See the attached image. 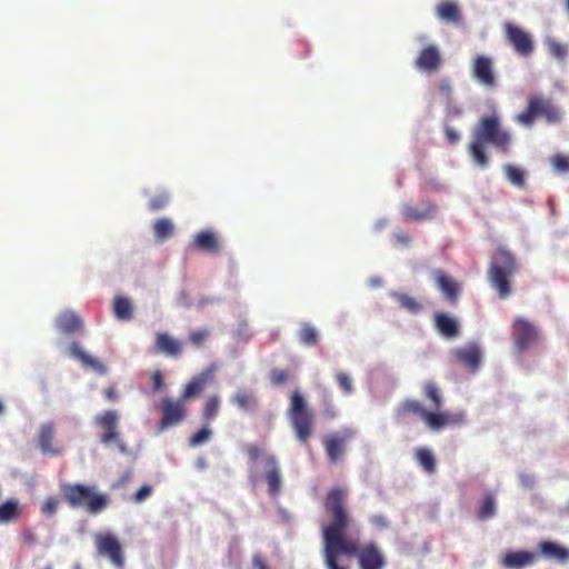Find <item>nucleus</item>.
<instances>
[{"label":"nucleus","instance_id":"obj_1","mask_svg":"<svg viewBox=\"0 0 569 569\" xmlns=\"http://www.w3.org/2000/svg\"><path fill=\"white\" fill-rule=\"evenodd\" d=\"M348 490L341 487L331 488L325 499V510L329 517L322 526V556L327 569L340 565L339 557H355L359 569H386L387 556L381 546L369 540L360 543L349 537L347 531L355 526V519L347 508Z\"/></svg>","mask_w":569,"mask_h":569},{"label":"nucleus","instance_id":"obj_2","mask_svg":"<svg viewBox=\"0 0 569 569\" xmlns=\"http://www.w3.org/2000/svg\"><path fill=\"white\" fill-rule=\"evenodd\" d=\"M486 143H491L503 153L509 151L511 136L501 128L499 117L496 114L479 119L472 131V140L468 146L470 157L481 168H486L489 164Z\"/></svg>","mask_w":569,"mask_h":569},{"label":"nucleus","instance_id":"obj_3","mask_svg":"<svg viewBox=\"0 0 569 569\" xmlns=\"http://www.w3.org/2000/svg\"><path fill=\"white\" fill-rule=\"evenodd\" d=\"M518 270L516 257L505 248H498L491 258L487 277L500 299L512 292L511 279Z\"/></svg>","mask_w":569,"mask_h":569},{"label":"nucleus","instance_id":"obj_4","mask_svg":"<svg viewBox=\"0 0 569 569\" xmlns=\"http://www.w3.org/2000/svg\"><path fill=\"white\" fill-rule=\"evenodd\" d=\"M60 489L70 507L83 508L90 515H98L109 506V497L99 492L96 487L64 483Z\"/></svg>","mask_w":569,"mask_h":569},{"label":"nucleus","instance_id":"obj_5","mask_svg":"<svg viewBox=\"0 0 569 569\" xmlns=\"http://www.w3.org/2000/svg\"><path fill=\"white\" fill-rule=\"evenodd\" d=\"M408 415H416L421 418L431 430L439 431L447 426L462 425L466 420L463 411L458 412H430L420 401L407 399L397 408V416L405 418Z\"/></svg>","mask_w":569,"mask_h":569},{"label":"nucleus","instance_id":"obj_6","mask_svg":"<svg viewBox=\"0 0 569 569\" xmlns=\"http://www.w3.org/2000/svg\"><path fill=\"white\" fill-rule=\"evenodd\" d=\"M537 117H542L548 123H558L562 114L560 109L550 99L539 96L531 97L526 109L517 116V121L526 127H531Z\"/></svg>","mask_w":569,"mask_h":569},{"label":"nucleus","instance_id":"obj_7","mask_svg":"<svg viewBox=\"0 0 569 569\" xmlns=\"http://www.w3.org/2000/svg\"><path fill=\"white\" fill-rule=\"evenodd\" d=\"M289 416L297 439L300 442H307L312 435V412L298 391L292 392L290 397Z\"/></svg>","mask_w":569,"mask_h":569},{"label":"nucleus","instance_id":"obj_8","mask_svg":"<svg viewBox=\"0 0 569 569\" xmlns=\"http://www.w3.org/2000/svg\"><path fill=\"white\" fill-rule=\"evenodd\" d=\"M120 415L117 410H104L94 416L93 422L101 430L99 440L104 446L114 445L121 453L128 448L119 430Z\"/></svg>","mask_w":569,"mask_h":569},{"label":"nucleus","instance_id":"obj_9","mask_svg":"<svg viewBox=\"0 0 569 569\" xmlns=\"http://www.w3.org/2000/svg\"><path fill=\"white\" fill-rule=\"evenodd\" d=\"M93 541L98 556L107 558L116 568H123L126 557L116 535L110 531L98 532Z\"/></svg>","mask_w":569,"mask_h":569},{"label":"nucleus","instance_id":"obj_10","mask_svg":"<svg viewBox=\"0 0 569 569\" xmlns=\"http://www.w3.org/2000/svg\"><path fill=\"white\" fill-rule=\"evenodd\" d=\"M471 74L473 79L486 89H495L498 84L495 61L489 56L477 54L472 58Z\"/></svg>","mask_w":569,"mask_h":569},{"label":"nucleus","instance_id":"obj_11","mask_svg":"<svg viewBox=\"0 0 569 569\" xmlns=\"http://www.w3.org/2000/svg\"><path fill=\"white\" fill-rule=\"evenodd\" d=\"M512 338L519 351H525L540 341L538 328L523 318H517L513 322Z\"/></svg>","mask_w":569,"mask_h":569},{"label":"nucleus","instance_id":"obj_12","mask_svg":"<svg viewBox=\"0 0 569 569\" xmlns=\"http://www.w3.org/2000/svg\"><path fill=\"white\" fill-rule=\"evenodd\" d=\"M162 417L159 422V429L164 430L169 427L181 423L187 417L186 402L178 398L176 400L171 398H164L161 401Z\"/></svg>","mask_w":569,"mask_h":569},{"label":"nucleus","instance_id":"obj_13","mask_svg":"<svg viewBox=\"0 0 569 569\" xmlns=\"http://www.w3.org/2000/svg\"><path fill=\"white\" fill-rule=\"evenodd\" d=\"M506 37L518 54L529 57L533 52L531 36L520 27L507 23Z\"/></svg>","mask_w":569,"mask_h":569},{"label":"nucleus","instance_id":"obj_14","mask_svg":"<svg viewBox=\"0 0 569 569\" xmlns=\"http://www.w3.org/2000/svg\"><path fill=\"white\" fill-rule=\"evenodd\" d=\"M432 276L437 288L442 292L449 305L456 306L461 292L460 283L442 269L433 270Z\"/></svg>","mask_w":569,"mask_h":569},{"label":"nucleus","instance_id":"obj_15","mask_svg":"<svg viewBox=\"0 0 569 569\" xmlns=\"http://www.w3.org/2000/svg\"><path fill=\"white\" fill-rule=\"evenodd\" d=\"M351 436L350 431H346L345 435L333 433L325 437L323 446L330 463H337L342 459L346 451V442Z\"/></svg>","mask_w":569,"mask_h":569},{"label":"nucleus","instance_id":"obj_16","mask_svg":"<svg viewBox=\"0 0 569 569\" xmlns=\"http://www.w3.org/2000/svg\"><path fill=\"white\" fill-rule=\"evenodd\" d=\"M441 64L442 58L435 44L422 48L415 61L416 68L425 72H435L440 69Z\"/></svg>","mask_w":569,"mask_h":569},{"label":"nucleus","instance_id":"obj_17","mask_svg":"<svg viewBox=\"0 0 569 569\" xmlns=\"http://www.w3.org/2000/svg\"><path fill=\"white\" fill-rule=\"evenodd\" d=\"M437 212V206L431 202H423V206L421 209H418L413 207L410 203H405L401 207V214L405 220L407 221H425L430 220L436 216Z\"/></svg>","mask_w":569,"mask_h":569},{"label":"nucleus","instance_id":"obj_18","mask_svg":"<svg viewBox=\"0 0 569 569\" xmlns=\"http://www.w3.org/2000/svg\"><path fill=\"white\" fill-rule=\"evenodd\" d=\"M266 482L268 485V492L270 496L276 497L281 490V475L278 461L274 456H269L266 459Z\"/></svg>","mask_w":569,"mask_h":569},{"label":"nucleus","instance_id":"obj_19","mask_svg":"<svg viewBox=\"0 0 569 569\" xmlns=\"http://www.w3.org/2000/svg\"><path fill=\"white\" fill-rule=\"evenodd\" d=\"M538 550L545 558L556 560L559 563L569 561V549L557 542L543 540L539 542Z\"/></svg>","mask_w":569,"mask_h":569},{"label":"nucleus","instance_id":"obj_20","mask_svg":"<svg viewBox=\"0 0 569 569\" xmlns=\"http://www.w3.org/2000/svg\"><path fill=\"white\" fill-rule=\"evenodd\" d=\"M537 560V555L535 552L520 550V551H509L505 555L501 560L502 566L506 568H522L526 566H531Z\"/></svg>","mask_w":569,"mask_h":569},{"label":"nucleus","instance_id":"obj_21","mask_svg":"<svg viewBox=\"0 0 569 569\" xmlns=\"http://www.w3.org/2000/svg\"><path fill=\"white\" fill-rule=\"evenodd\" d=\"M193 246L209 253H217L221 248L218 234L212 230H202L197 233L193 238Z\"/></svg>","mask_w":569,"mask_h":569},{"label":"nucleus","instance_id":"obj_22","mask_svg":"<svg viewBox=\"0 0 569 569\" xmlns=\"http://www.w3.org/2000/svg\"><path fill=\"white\" fill-rule=\"evenodd\" d=\"M54 426L52 422L43 423L39 430V447L43 453L58 456L61 453V449L53 446Z\"/></svg>","mask_w":569,"mask_h":569},{"label":"nucleus","instance_id":"obj_23","mask_svg":"<svg viewBox=\"0 0 569 569\" xmlns=\"http://www.w3.org/2000/svg\"><path fill=\"white\" fill-rule=\"evenodd\" d=\"M56 327L62 333H74L81 329L82 321L78 315L67 310L56 318Z\"/></svg>","mask_w":569,"mask_h":569},{"label":"nucleus","instance_id":"obj_24","mask_svg":"<svg viewBox=\"0 0 569 569\" xmlns=\"http://www.w3.org/2000/svg\"><path fill=\"white\" fill-rule=\"evenodd\" d=\"M390 297L397 302L400 309L411 315H418L423 309L422 302L409 293L392 291Z\"/></svg>","mask_w":569,"mask_h":569},{"label":"nucleus","instance_id":"obj_25","mask_svg":"<svg viewBox=\"0 0 569 569\" xmlns=\"http://www.w3.org/2000/svg\"><path fill=\"white\" fill-rule=\"evenodd\" d=\"M435 325L438 331L447 338L456 337L459 332L458 321L445 312L435 315Z\"/></svg>","mask_w":569,"mask_h":569},{"label":"nucleus","instance_id":"obj_26","mask_svg":"<svg viewBox=\"0 0 569 569\" xmlns=\"http://www.w3.org/2000/svg\"><path fill=\"white\" fill-rule=\"evenodd\" d=\"M422 393L426 399H428L430 403V408L432 409L430 412H442L440 409L443 405V398L438 386L428 381L423 385Z\"/></svg>","mask_w":569,"mask_h":569},{"label":"nucleus","instance_id":"obj_27","mask_svg":"<svg viewBox=\"0 0 569 569\" xmlns=\"http://www.w3.org/2000/svg\"><path fill=\"white\" fill-rule=\"evenodd\" d=\"M437 17L447 22H459L461 19L458 6L452 1H442L437 6Z\"/></svg>","mask_w":569,"mask_h":569},{"label":"nucleus","instance_id":"obj_28","mask_svg":"<svg viewBox=\"0 0 569 569\" xmlns=\"http://www.w3.org/2000/svg\"><path fill=\"white\" fill-rule=\"evenodd\" d=\"M156 349L159 352L177 356L181 352L180 343L168 333H158L156 337Z\"/></svg>","mask_w":569,"mask_h":569},{"label":"nucleus","instance_id":"obj_29","mask_svg":"<svg viewBox=\"0 0 569 569\" xmlns=\"http://www.w3.org/2000/svg\"><path fill=\"white\" fill-rule=\"evenodd\" d=\"M113 313L117 319L122 321L131 320L133 317V307L129 298L116 296L113 299Z\"/></svg>","mask_w":569,"mask_h":569},{"label":"nucleus","instance_id":"obj_30","mask_svg":"<svg viewBox=\"0 0 569 569\" xmlns=\"http://www.w3.org/2000/svg\"><path fill=\"white\" fill-rule=\"evenodd\" d=\"M21 507L16 499H9L0 505V523L16 521L21 515Z\"/></svg>","mask_w":569,"mask_h":569},{"label":"nucleus","instance_id":"obj_31","mask_svg":"<svg viewBox=\"0 0 569 569\" xmlns=\"http://www.w3.org/2000/svg\"><path fill=\"white\" fill-rule=\"evenodd\" d=\"M231 402L240 410L249 411L257 407V399L254 395L247 389H239L231 398Z\"/></svg>","mask_w":569,"mask_h":569},{"label":"nucleus","instance_id":"obj_32","mask_svg":"<svg viewBox=\"0 0 569 569\" xmlns=\"http://www.w3.org/2000/svg\"><path fill=\"white\" fill-rule=\"evenodd\" d=\"M298 338L302 345L313 347L319 342V332L311 323L303 322L300 326Z\"/></svg>","mask_w":569,"mask_h":569},{"label":"nucleus","instance_id":"obj_33","mask_svg":"<svg viewBox=\"0 0 569 569\" xmlns=\"http://www.w3.org/2000/svg\"><path fill=\"white\" fill-rule=\"evenodd\" d=\"M206 382H207L206 377L194 378L186 386L183 392L180 395L179 398H181L187 403V401L190 398L198 396L203 391Z\"/></svg>","mask_w":569,"mask_h":569},{"label":"nucleus","instance_id":"obj_34","mask_svg":"<svg viewBox=\"0 0 569 569\" xmlns=\"http://www.w3.org/2000/svg\"><path fill=\"white\" fill-rule=\"evenodd\" d=\"M174 226L169 218H161L153 223V233L160 241L172 236Z\"/></svg>","mask_w":569,"mask_h":569},{"label":"nucleus","instance_id":"obj_35","mask_svg":"<svg viewBox=\"0 0 569 569\" xmlns=\"http://www.w3.org/2000/svg\"><path fill=\"white\" fill-rule=\"evenodd\" d=\"M496 500L492 495H487L478 508V518L480 520L491 519L496 515Z\"/></svg>","mask_w":569,"mask_h":569},{"label":"nucleus","instance_id":"obj_36","mask_svg":"<svg viewBox=\"0 0 569 569\" xmlns=\"http://www.w3.org/2000/svg\"><path fill=\"white\" fill-rule=\"evenodd\" d=\"M416 459L418 463L428 472L433 473L436 471V460L433 455L426 448H419L416 451Z\"/></svg>","mask_w":569,"mask_h":569},{"label":"nucleus","instance_id":"obj_37","mask_svg":"<svg viewBox=\"0 0 569 569\" xmlns=\"http://www.w3.org/2000/svg\"><path fill=\"white\" fill-rule=\"evenodd\" d=\"M502 169L510 183L519 188L525 186V171L521 168L512 164H505Z\"/></svg>","mask_w":569,"mask_h":569},{"label":"nucleus","instance_id":"obj_38","mask_svg":"<svg viewBox=\"0 0 569 569\" xmlns=\"http://www.w3.org/2000/svg\"><path fill=\"white\" fill-rule=\"evenodd\" d=\"M220 398L218 396H211L204 403L202 418L204 421L210 422L214 420L219 413Z\"/></svg>","mask_w":569,"mask_h":569},{"label":"nucleus","instance_id":"obj_39","mask_svg":"<svg viewBox=\"0 0 569 569\" xmlns=\"http://www.w3.org/2000/svg\"><path fill=\"white\" fill-rule=\"evenodd\" d=\"M546 44H547L549 53L552 57H555L559 60H563L566 58V56L568 53V48L566 44L557 41L553 38L547 39Z\"/></svg>","mask_w":569,"mask_h":569},{"label":"nucleus","instance_id":"obj_40","mask_svg":"<svg viewBox=\"0 0 569 569\" xmlns=\"http://www.w3.org/2000/svg\"><path fill=\"white\" fill-rule=\"evenodd\" d=\"M212 431L208 427H202L200 430H198L196 433H193L189 438V446L190 447H199L206 442H208L211 439Z\"/></svg>","mask_w":569,"mask_h":569},{"label":"nucleus","instance_id":"obj_41","mask_svg":"<svg viewBox=\"0 0 569 569\" xmlns=\"http://www.w3.org/2000/svg\"><path fill=\"white\" fill-rule=\"evenodd\" d=\"M59 500L56 497H48L41 505V512L47 517H53L59 508Z\"/></svg>","mask_w":569,"mask_h":569},{"label":"nucleus","instance_id":"obj_42","mask_svg":"<svg viewBox=\"0 0 569 569\" xmlns=\"http://www.w3.org/2000/svg\"><path fill=\"white\" fill-rule=\"evenodd\" d=\"M438 91L446 103L452 101L453 89L448 79H442L439 82Z\"/></svg>","mask_w":569,"mask_h":569},{"label":"nucleus","instance_id":"obj_43","mask_svg":"<svg viewBox=\"0 0 569 569\" xmlns=\"http://www.w3.org/2000/svg\"><path fill=\"white\" fill-rule=\"evenodd\" d=\"M169 202V196L167 193H160L154 196L149 201V209L151 211H159L163 209Z\"/></svg>","mask_w":569,"mask_h":569},{"label":"nucleus","instance_id":"obj_44","mask_svg":"<svg viewBox=\"0 0 569 569\" xmlns=\"http://www.w3.org/2000/svg\"><path fill=\"white\" fill-rule=\"evenodd\" d=\"M210 332L208 329H199L190 332L189 335V341L194 346H201L207 338L209 337Z\"/></svg>","mask_w":569,"mask_h":569},{"label":"nucleus","instance_id":"obj_45","mask_svg":"<svg viewBox=\"0 0 569 569\" xmlns=\"http://www.w3.org/2000/svg\"><path fill=\"white\" fill-rule=\"evenodd\" d=\"M337 381L340 386V388L346 392V393H351L352 392V381L350 379V377L348 375H346L345 372H339L337 375Z\"/></svg>","mask_w":569,"mask_h":569},{"label":"nucleus","instance_id":"obj_46","mask_svg":"<svg viewBox=\"0 0 569 569\" xmlns=\"http://www.w3.org/2000/svg\"><path fill=\"white\" fill-rule=\"evenodd\" d=\"M270 380L274 386H281L288 380V375L282 369H274L270 373Z\"/></svg>","mask_w":569,"mask_h":569},{"label":"nucleus","instance_id":"obj_47","mask_svg":"<svg viewBox=\"0 0 569 569\" xmlns=\"http://www.w3.org/2000/svg\"><path fill=\"white\" fill-rule=\"evenodd\" d=\"M552 163L555 168L559 171H568L569 170V157L557 154L552 159Z\"/></svg>","mask_w":569,"mask_h":569},{"label":"nucleus","instance_id":"obj_48","mask_svg":"<svg viewBox=\"0 0 569 569\" xmlns=\"http://www.w3.org/2000/svg\"><path fill=\"white\" fill-rule=\"evenodd\" d=\"M463 367H466L471 372L478 370L480 366L481 358H458Z\"/></svg>","mask_w":569,"mask_h":569},{"label":"nucleus","instance_id":"obj_49","mask_svg":"<svg viewBox=\"0 0 569 569\" xmlns=\"http://www.w3.org/2000/svg\"><path fill=\"white\" fill-rule=\"evenodd\" d=\"M152 492V488L148 485H144L142 487H140L136 493L133 495V500L136 502H141L143 501L147 497H149Z\"/></svg>","mask_w":569,"mask_h":569},{"label":"nucleus","instance_id":"obj_50","mask_svg":"<svg viewBox=\"0 0 569 569\" xmlns=\"http://www.w3.org/2000/svg\"><path fill=\"white\" fill-rule=\"evenodd\" d=\"M445 136L450 144H455L460 140V134L458 133V131L449 126L445 127Z\"/></svg>","mask_w":569,"mask_h":569},{"label":"nucleus","instance_id":"obj_51","mask_svg":"<svg viewBox=\"0 0 569 569\" xmlns=\"http://www.w3.org/2000/svg\"><path fill=\"white\" fill-rule=\"evenodd\" d=\"M446 110L448 117H459L462 114L463 110L461 107L457 106L453 100L446 103Z\"/></svg>","mask_w":569,"mask_h":569},{"label":"nucleus","instance_id":"obj_52","mask_svg":"<svg viewBox=\"0 0 569 569\" xmlns=\"http://www.w3.org/2000/svg\"><path fill=\"white\" fill-rule=\"evenodd\" d=\"M481 353H482L481 349L478 346L472 345V346H469V347L458 351L457 356L472 357V356H481Z\"/></svg>","mask_w":569,"mask_h":569},{"label":"nucleus","instance_id":"obj_53","mask_svg":"<svg viewBox=\"0 0 569 569\" xmlns=\"http://www.w3.org/2000/svg\"><path fill=\"white\" fill-rule=\"evenodd\" d=\"M244 450L251 461H256L261 455V449L256 445H248Z\"/></svg>","mask_w":569,"mask_h":569},{"label":"nucleus","instance_id":"obj_54","mask_svg":"<svg viewBox=\"0 0 569 569\" xmlns=\"http://www.w3.org/2000/svg\"><path fill=\"white\" fill-rule=\"evenodd\" d=\"M21 539H22L23 543H26L28 546H33L38 541L37 536L34 535V532L29 530V529L22 531Z\"/></svg>","mask_w":569,"mask_h":569},{"label":"nucleus","instance_id":"obj_55","mask_svg":"<svg viewBox=\"0 0 569 569\" xmlns=\"http://www.w3.org/2000/svg\"><path fill=\"white\" fill-rule=\"evenodd\" d=\"M69 353L70 356H77V357H80V356H88L86 353V351L83 350V348L80 346V343L78 342H72L69 347Z\"/></svg>","mask_w":569,"mask_h":569},{"label":"nucleus","instance_id":"obj_56","mask_svg":"<svg viewBox=\"0 0 569 569\" xmlns=\"http://www.w3.org/2000/svg\"><path fill=\"white\" fill-rule=\"evenodd\" d=\"M103 395H104L106 399H107L108 401H111V402L117 401V400H118V398H119V396H118V391H117V389H116L113 386H111V387L107 388V389L103 391Z\"/></svg>","mask_w":569,"mask_h":569},{"label":"nucleus","instance_id":"obj_57","mask_svg":"<svg viewBox=\"0 0 569 569\" xmlns=\"http://www.w3.org/2000/svg\"><path fill=\"white\" fill-rule=\"evenodd\" d=\"M153 388L156 390L160 389L163 386V378L160 371H154L152 375Z\"/></svg>","mask_w":569,"mask_h":569},{"label":"nucleus","instance_id":"obj_58","mask_svg":"<svg viewBox=\"0 0 569 569\" xmlns=\"http://www.w3.org/2000/svg\"><path fill=\"white\" fill-rule=\"evenodd\" d=\"M252 563L256 569H268L264 559L260 555H254Z\"/></svg>","mask_w":569,"mask_h":569},{"label":"nucleus","instance_id":"obj_59","mask_svg":"<svg viewBox=\"0 0 569 569\" xmlns=\"http://www.w3.org/2000/svg\"><path fill=\"white\" fill-rule=\"evenodd\" d=\"M397 239H398L399 242H401V243H403L406 246L409 244V242H410V237L408 234H406V233L398 234Z\"/></svg>","mask_w":569,"mask_h":569},{"label":"nucleus","instance_id":"obj_60","mask_svg":"<svg viewBox=\"0 0 569 569\" xmlns=\"http://www.w3.org/2000/svg\"><path fill=\"white\" fill-rule=\"evenodd\" d=\"M84 365H94V361H96V358H88V357H84V358H80Z\"/></svg>","mask_w":569,"mask_h":569},{"label":"nucleus","instance_id":"obj_61","mask_svg":"<svg viewBox=\"0 0 569 569\" xmlns=\"http://www.w3.org/2000/svg\"><path fill=\"white\" fill-rule=\"evenodd\" d=\"M3 410H4V407H3L2 402L0 401V415L3 412Z\"/></svg>","mask_w":569,"mask_h":569},{"label":"nucleus","instance_id":"obj_62","mask_svg":"<svg viewBox=\"0 0 569 569\" xmlns=\"http://www.w3.org/2000/svg\"><path fill=\"white\" fill-rule=\"evenodd\" d=\"M566 7H567V10L569 12V0H566Z\"/></svg>","mask_w":569,"mask_h":569},{"label":"nucleus","instance_id":"obj_63","mask_svg":"<svg viewBox=\"0 0 569 569\" xmlns=\"http://www.w3.org/2000/svg\"><path fill=\"white\" fill-rule=\"evenodd\" d=\"M43 569H53L52 566L48 565Z\"/></svg>","mask_w":569,"mask_h":569}]
</instances>
